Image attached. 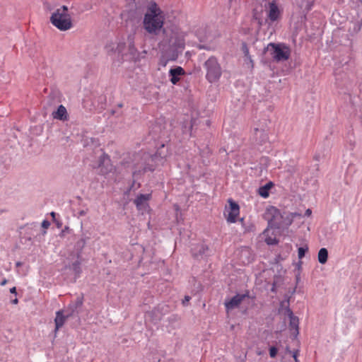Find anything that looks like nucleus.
<instances>
[{
	"mask_svg": "<svg viewBox=\"0 0 362 362\" xmlns=\"http://www.w3.org/2000/svg\"><path fill=\"white\" fill-rule=\"evenodd\" d=\"M21 265H22V262H17L16 263V266L17 267H21Z\"/></svg>",
	"mask_w": 362,
	"mask_h": 362,
	"instance_id": "37998d69",
	"label": "nucleus"
},
{
	"mask_svg": "<svg viewBox=\"0 0 362 362\" xmlns=\"http://www.w3.org/2000/svg\"><path fill=\"white\" fill-rule=\"evenodd\" d=\"M57 226L60 227L61 226V223H57Z\"/></svg>",
	"mask_w": 362,
	"mask_h": 362,
	"instance_id": "09e8293b",
	"label": "nucleus"
},
{
	"mask_svg": "<svg viewBox=\"0 0 362 362\" xmlns=\"http://www.w3.org/2000/svg\"><path fill=\"white\" fill-rule=\"evenodd\" d=\"M254 139L257 143H264L268 139V135L264 129H254Z\"/></svg>",
	"mask_w": 362,
	"mask_h": 362,
	"instance_id": "ddd939ff",
	"label": "nucleus"
},
{
	"mask_svg": "<svg viewBox=\"0 0 362 362\" xmlns=\"http://www.w3.org/2000/svg\"><path fill=\"white\" fill-rule=\"evenodd\" d=\"M154 169L152 168V167H149V166H145L144 168V172H147V171H153Z\"/></svg>",
	"mask_w": 362,
	"mask_h": 362,
	"instance_id": "f704fd0d",
	"label": "nucleus"
},
{
	"mask_svg": "<svg viewBox=\"0 0 362 362\" xmlns=\"http://www.w3.org/2000/svg\"><path fill=\"white\" fill-rule=\"evenodd\" d=\"M249 296V292L247 291L244 294H236L230 300L225 302V306L227 310H233L238 308L241 302Z\"/></svg>",
	"mask_w": 362,
	"mask_h": 362,
	"instance_id": "1a4fd4ad",
	"label": "nucleus"
},
{
	"mask_svg": "<svg viewBox=\"0 0 362 362\" xmlns=\"http://www.w3.org/2000/svg\"><path fill=\"white\" fill-rule=\"evenodd\" d=\"M128 42H129V50H130L131 53H133L136 50V48L134 47V37L132 35L128 36Z\"/></svg>",
	"mask_w": 362,
	"mask_h": 362,
	"instance_id": "b1692460",
	"label": "nucleus"
},
{
	"mask_svg": "<svg viewBox=\"0 0 362 362\" xmlns=\"http://www.w3.org/2000/svg\"><path fill=\"white\" fill-rule=\"evenodd\" d=\"M240 222H241V223L243 225L244 219H243V218H240Z\"/></svg>",
	"mask_w": 362,
	"mask_h": 362,
	"instance_id": "49530a36",
	"label": "nucleus"
},
{
	"mask_svg": "<svg viewBox=\"0 0 362 362\" xmlns=\"http://www.w3.org/2000/svg\"><path fill=\"white\" fill-rule=\"evenodd\" d=\"M285 313L286 315H288V318L292 316H294L293 311L288 307L286 308Z\"/></svg>",
	"mask_w": 362,
	"mask_h": 362,
	"instance_id": "2f4dec72",
	"label": "nucleus"
},
{
	"mask_svg": "<svg viewBox=\"0 0 362 362\" xmlns=\"http://www.w3.org/2000/svg\"><path fill=\"white\" fill-rule=\"evenodd\" d=\"M10 293L16 295L17 294L16 288L15 286H13V288H10Z\"/></svg>",
	"mask_w": 362,
	"mask_h": 362,
	"instance_id": "e433bc0d",
	"label": "nucleus"
},
{
	"mask_svg": "<svg viewBox=\"0 0 362 362\" xmlns=\"http://www.w3.org/2000/svg\"><path fill=\"white\" fill-rule=\"evenodd\" d=\"M274 186L273 182H269L265 184L264 186H262L258 189L259 194L263 197L267 198L269 195V190Z\"/></svg>",
	"mask_w": 362,
	"mask_h": 362,
	"instance_id": "a211bd4d",
	"label": "nucleus"
},
{
	"mask_svg": "<svg viewBox=\"0 0 362 362\" xmlns=\"http://www.w3.org/2000/svg\"><path fill=\"white\" fill-rule=\"evenodd\" d=\"M299 320L296 316L289 317V327L291 330H293L292 334L296 338L299 334Z\"/></svg>",
	"mask_w": 362,
	"mask_h": 362,
	"instance_id": "dca6fc26",
	"label": "nucleus"
},
{
	"mask_svg": "<svg viewBox=\"0 0 362 362\" xmlns=\"http://www.w3.org/2000/svg\"><path fill=\"white\" fill-rule=\"evenodd\" d=\"M123 105L122 103L118 104V107H122Z\"/></svg>",
	"mask_w": 362,
	"mask_h": 362,
	"instance_id": "de8ad7c7",
	"label": "nucleus"
},
{
	"mask_svg": "<svg viewBox=\"0 0 362 362\" xmlns=\"http://www.w3.org/2000/svg\"><path fill=\"white\" fill-rule=\"evenodd\" d=\"M228 203L229 206L228 207H226L224 214L227 217L228 222L235 223L240 213V207L239 205L231 199H228Z\"/></svg>",
	"mask_w": 362,
	"mask_h": 362,
	"instance_id": "0eeeda50",
	"label": "nucleus"
},
{
	"mask_svg": "<svg viewBox=\"0 0 362 362\" xmlns=\"http://www.w3.org/2000/svg\"><path fill=\"white\" fill-rule=\"evenodd\" d=\"M78 214H79V216H85V215L86 214V211H84V210H81V211H80L78 212Z\"/></svg>",
	"mask_w": 362,
	"mask_h": 362,
	"instance_id": "4c0bfd02",
	"label": "nucleus"
},
{
	"mask_svg": "<svg viewBox=\"0 0 362 362\" xmlns=\"http://www.w3.org/2000/svg\"><path fill=\"white\" fill-rule=\"evenodd\" d=\"M298 354H299L298 349H296L292 352V356L294 358L295 362H299V360L298 359Z\"/></svg>",
	"mask_w": 362,
	"mask_h": 362,
	"instance_id": "c756f323",
	"label": "nucleus"
},
{
	"mask_svg": "<svg viewBox=\"0 0 362 362\" xmlns=\"http://www.w3.org/2000/svg\"><path fill=\"white\" fill-rule=\"evenodd\" d=\"M55 11H59V13L69 14L68 13V7L66 6H62L61 8H57Z\"/></svg>",
	"mask_w": 362,
	"mask_h": 362,
	"instance_id": "cd10ccee",
	"label": "nucleus"
},
{
	"mask_svg": "<svg viewBox=\"0 0 362 362\" xmlns=\"http://www.w3.org/2000/svg\"><path fill=\"white\" fill-rule=\"evenodd\" d=\"M206 69V78L209 83H214L220 78L222 74V69L218 59L215 57H209L204 64Z\"/></svg>",
	"mask_w": 362,
	"mask_h": 362,
	"instance_id": "7ed1b4c3",
	"label": "nucleus"
},
{
	"mask_svg": "<svg viewBox=\"0 0 362 362\" xmlns=\"http://www.w3.org/2000/svg\"><path fill=\"white\" fill-rule=\"evenodd\" d=\"M208 250L209 247L207 245L204 244H200L196 247L192 249V255L196 259L202 258Z\"/></svg>",
	"mask_w": 362,
	"mask_h": 362,
	"instance_id": "4468645a",
	"label": "nucleus"
},
{
	"mask_svg": "<svg viewBox=\"0 0 362 362\" xmlns=\"http://www.w3.org/2000/svg\"><path fill=\"white\" fill-rule=\"evenodd\" d=\"M242 51L245 57V62L248 60L250 64H252L253 62L251 56L250 55L248 47L245 42L242 43Z\"/></svg>",
	"mask_w": 362,
	"mask_h": 362,
	"instance_id": "412c9836",
	"label": "nucleus"
},
{
	"mask_svg": "<svg viewBox=\"0 0 362 362\" xmlns=\"http://www.w3.org/2000/svg\"><path fill=\"white\" fill-rule=\"evenodd\" d=\"M286 349V351H287V352H288V353H290V354H292V352H293V351H291L289 349V347H288V346H287Z\"/></svg>",
	"mask_w": 362,
	"mask_h": 362,
	"instance_id": "a18cd8bd",
	"label": "nucleus"
},
{
	"mask_svg": "<svg viewBox=\"0 0 362 362\" xmlns=\"http://www.w3.org/2000/svg\"><path fill=\"white\" fill-rule=\"evenodd\" d=\"M71 229L68 226H65L64 228L61 231L59 235L64 237L66 233H70Z\"/></svg>",
	"mask_w": 362,
	"mask_h": 362,
	"instance_id": "7c9ffc66",
	"label": "nucleus"
},
{
	"mask_svg": "<svg viewBox=\"0 0 362 362\" xmlns=\"http://www.w3.org/2000/svg\"><path fill=\"white\" fill-rule=\"evenodd\" d=\"M64 311L59 310L56 313V317L54 319L56 332L64 325L66 319L71 317V316H68L67 313H66V315H64Z\"/></svg>",
	"mask_w": 362,
	"mask_h": 362,
	"instance_id": "9b49d317",
	"label": "nucleus"
},
{
	"mask_svg": "<svg viewBox=\"0 0 362 362\" xmlns=\"http://www.w3.org/2000/svg\"><path fill=\"white\" fill-rule=\"evenodd\" d=\"M185 71L181 66L172 68L169 71V76L170 82L175 85L180 81V77L185 75Z\"/></svg>",
	"mask_w": 362,
	"mask_h": 362,
	"instance_id": "9d476101",
	"label": "nucleus"
},
{
	"mask_svg": "<svg viewBox=\"0 0 362 362\" xmlns=\"http://www.w3.org/2000/svg\"><path fill=\"white\" fill-rule=\"evenodd\" d=\"M165 65H166V62H165L163 63V66H165Z\"/></svg>",
	"mask_w": 362,
	"mask_h": 362,
	"instance_id": "8fccbe9b",
	"label": "nucleus"
},
{
	"mask_svg": "<svg viewBox=\"0 0 362 362\" xmlns=\"http://www.w3.org/2000/svg\"><path fill=\"white\" fill-rule=\"evenodd\" d=\"M311 214H312V211H311V209H308L305 211V216H310L311 215Z\"/></svg>",
	"mask_w": 362,
	"mask_h": 362,
	"instance_id": "c9c22d12",
	"label": "nucleus"
},
{
	"mask_svg": "<svg viewBox=\"0 0 362 362\" xmlns=\"http://www.w3.org/2000/svg\"><path fill=\"white\" fill-rule=\"evenodd\" d=\"M267 52L277 62L288 59L291 54L289 47L284 44L269 43L267 47Z\"/></svg>",
	"mask_w": 362,
	"mask_h": 362,
	"instance_id": "20e7f679",
	"label": "nucleus"
},
{
	"mask_svg": "<svg viewBox=\"0 0 362 362\" xmlns=\"http://www.w3.org/2000/svg\"><path fill=\"white\" fill-rule=\"evenodd\" d=\"M163 16L156 3L151 2L144 18V26L149 33L158 34L163 25Z\"/></svg>",
	"mask_w": 362,
	"mask_h": 362,
	"instance_id": "f257e3e1",
	"label": "nucleus"
},
{
	"mask_svg": "<svg viewBox=\"0 0 362 362\" xmlns=\"http://www.w3.org/2000/svg\"><path fill=\"white\" fill-rule=\"evenodd\" d=\"M308 250V247H300L298 250V256L299 259H302L304 257L305 252Z\"/></svg>",
	"mask_w": 362,
	"mask_h": 362,
	"instance_id": "5701e85b",
	"label": "nucleus"
},
{
	"mask_svg": "<svg viewBox=\"0 0 362 362\" xmlns=\"http://www.w3.org/2000/svg\"><path fill=\"white\" fill-rule=\"evenodd\" d=\"M7 283V280L6 279H4L1 282H0V285L1 286H5Z\"/></svg>",
	"mask_w": 362,
	"mask_h": 362,
	"instance_id": "58836bf2",
	"label": "nucleus"
},
{
	"mask_svg": "<svg viewBox=\"0 0 362 362\" xmlns=\"http://www.w3.org/2000/svg\"><path fill=\"white\" fill-rule=\"evenodd\" d=\"M105 161H110L109 156L105 153H103V155L100 157L98 160L99 166L103 165L105 163Z\"/></svg>",
	"mask_w": 362,
	"mask_h": 362,
	"instance_id": "393cba45",
	"label": "nucleus"
},
{
	"mask_svg": "<svg viewBox=\"0 0 362 362\" xmlns=\"http://www.w3.org/2000/svg\"><path fill=\"white\" fill-rule=\"evenodd\" d=\"M66 267L74 272L76 278H78L81 273V262L78 258L75 262L66 266Z\"/></svg>",
	"mask_w": 362,
	"mask_h": 362,
	"instance_id": "f3484780",
	"label": "nucleus"
},
{
	"mask_svg": "<svg viewBox=\"0 0 362 362\" xmlns=\"http://www.w3.org/2000/svg\"><path fill=\"white\" fill-rule=\"evenodd\" d=\"M317 259L320 264H324L327 262L328 259V251L326 248H321L317 255Z\"/></svg>",
	"mask_w": 362,
	"mask_h": 362,
	"instance_id": "aec40b11",
	"label": "nucleus"
},
{
	"mask_svg": "<svg viewBox=\"0 0 362 362\" xmlns=\"http://www.w3.org/2000/svg\"><path fill=\"white\" fill-rule=\"evenodd\" d=\"M151 197L150 194H141L136 197L134 199V203L136 204L139 209L145 208L147 205V202Z\"/></svg>",
	"mask_w": 362,
	"mask_h": 362,
	"instance_id": "2eb2a0df",
	"label": "nucleus"
},
{
	"mask_svg": "<svg viewBox=\"0 0 362 362\" xmlns=\"http://www.w3.org/2000/svg\"><path fill=\"white\" fill-rule=\"evenodd\" d=\"M18 303V298H15L11 300V303H13V304H17Z\"/></svg>",
	"mask_w": 362,
	"mask_h": 362,
	"instance_id": "79ce46f5",
	"label": "nucleus"
},
{
	"mask_svg": "<svg viewBox=\"0 0 362 362\" xmlns=\"http://www.w3.org/2000/svg\"><path fill=\"white\" fill-rule=\"evenodd\" d=\"M278 349L275 346H271L269 348V356L271 358H275L277 355Z\"/></svg>",
	"mask_w": 362,
	"mask_h": 362,
	"instance_id": "bb28decb",
	"label": "nucleus"
},
{
	"mask_svg": "<svg viewBox=\"0 0 362 362\" xmlns=\"http://www.w3.org/2000/svg\"><path fill=\"white\" fill-rule=\"evenodd\" d=\"M288 216L292 220V223L293 222V219L297 217H301L302 215L298 212H288Z\"/></svg>",
	"mask_w": 362,
	"mask_h": 362,
	"instance_id": "c85d7f7f",
	"label": "nucleus"
},
{
	"mask_svg": "<svg viewBox=\"0 0 362 362\" xmlns=\"http://www.w3.org/2000/svg\"><path fill=\"white\" fill-rule=\"evenodd\" d=\"M50 226L49 221L47 220H44L42 223V227L44 228H47Z\"/></svg>",
	"mask_w": 362,
	"mask_h": 362,
	"instance_id": "473e14b6",
	"label": "nucleus"
},
{
	"mask_svg": "<svg viewBox=\"0 0 362 362\" xmlns=\"http://www.w3.org/2000/svg\"><path fill=\"white\" fill-rule=\"evenodd\" d=\"M199 49H209V48L208 47H206V45H199Z\"/></svg>",
	"mask_w": 362,
	"mask_h": 362,
	"instance_id": "a19ab883",
	"label": "nucleus"
},
{
	"mask_svg": "<svg viewBox=\"0 0 362 362\" xmlns=\"http://www.w3.org/2000/svg\"><path fill=\"white\" fill-rule=\"evenodd\" d=\"M268 221V226L276 229L288 228L292 224V220L289 218L286 211L281 212L274 206L268 208L264 215Z\"/></svg>",
	"mask_w": 362,
	"mask_h": 362,
	"instance_id": "f03ea898",
	"label": "nucleus"
},
{
	"mask_svg": "<svg viewBox=\"0 0 362 362\" xmlns=\"http://www.w3.org/2000/svg\"><path fill=\"white\" fill-rule=\"evenodd\" d=\"M52 116L54 119L61 121H66L68 119V114L66 107L60 105L56 111L52 112Z\"/></svg>",
	"mask_w": 362,
	"mask_h": 362,
	"instance_id": "f8f14e48",
	"label": "nucleus"
},
{
	"mask_svg": "<svg viewBox=\"0 0 362 362\" xmlns=\"http://www.w3.org/2000/svg\"><path fill=\"white\" fill-rule=\"evenodd\" d=\"M50 21L57 28L65 31L72 28L73 24L70 14H62L59 11H54L51 17Z\"/></svg>",
	"mask_w": 362,
	"mask_h": 362,
	"instance_id": "423d86ee",
	"label": "nucleus"
},
{
	"mask_svg": "<svg viewBox=\"0 0 362 362\" xmlns=\"http://www.w3.org/2000/svg\"><path fill=\"white\" fill-rule=\"evenodd\" d=\"M50 215L52 217L53 221H55V217H56V215H57L56 213L52 211V212L50 213Z\"/></svg>",
	"mask_w": 362,
	"mask_h": 362,
	"instance_id": "ea45409f",
	"label": "nucleus"
},
{
	"mask_svg": "<svg viewBox=\"0 0 362 362\" xmlns=\"http://www.w3.org/2000/svg\"><path fill=\"white\" fill-rule=\"evenodd\" d=\"M190 299H191L190 296H185L184 300H182L183 305H187V303L189 301Z\"/></svg>",
	"mask_w": 362,
	"mask_h": 362,
	"instance_id": "72a5a7b5",
	"label": "nucleus"
},
{
	"mask_svg": "<svg viewBox=\"0 0 362 362\" xmlns=\"http://www.w3.org/2000/svg\"><path fill=\"white\" fill-rule=\"evenodd\" d=\"M83 303V297L78 296L74 301L70 303L65 310V312L68 313V316H76L81 312Z\"/></svg>",
	"mask_w": 362,
	"mask_h": 362,
	"instance_id": "6e6552de",
	"label": "nucleus"
},
{
	"mask_svg": "<svg viewBox=\"0 0 362 362\" xmlns=\"http://www.w3.org/2000/svg\"><path fill=\"white\" fill-rule=\"evenodd\" d=\"M271 291H272V292H275V284H273V286H272V288Z\"/></svg>",
	"mask_w": 362,
	"mask_h": 362,
	"instance_id": "c03bdc74",
	"label": "nucleus"
},
{
	"mask_svg": "<svg viewBox=\"0 0 362 362\" xmlns=\"http://www.w3.org/2000/svg\"><path fill=\"white\" fill-rule=\"evenodd\" d=\"M265 242L269 245H276L278 243V241L276 240V239L275 238H273L271 237L266 238Z\"/></svg>",
	"mask_w": 362,
	"mask_h": 362,
	"instance_id": "a878e982",
	"label": "nucleus"
},
{
	"mask_svg": "<svg viewBox=\"0 0 362 362\" xmlns=\"http://www.w3.org/2000/svg\"><path fill=\"white\" fill-rule=\"evenodd\" d=\"M85 245H86V240L84 238H81L80 240H78L76 242V249L78 250L77 252L78 259H79L80 255H81V252L83 250V248L84 247Z\"/></svg>",
	"mask_w": 362,
	"mask_h": 362,
	"instance_id": "4be33fe9",
	"label": "nucleus"
},
{
	"mask_svg": "<svg viewBox=\"0 0 362 362\" xmlns=\"http://www.w3.org/2000/svg\"><path fill=\"white\" fill-rule=\"evenodd\" d=\"M279 14V10L277 6H276L274 4H272L270 5L268 17L269 18V19L272 21H275L277 20Z\"/></svg>",
	"mask_w": 362,
	"mask_h": 362,
	"instance_id": "6ab92c4d",
	"label": "nucleus"
},
{
	"mask_svg": "<svg viewBox=\"0 0 362 362\" xmlns=\"http://www.w3.org/2000/svg\"><path fill=\"white\" fill-rule=\"evenodd\" d=\"M163 32L165 36L163 40L168 43L170 47L176 50L178 49H184L185 40L182 35L167 28H163Z\"/></svg>",
	"mask_w": 362,
	"mask_h": 362,
	"instance_id": "39448f33",
	"label": "nucleus"
}]
</instances>
